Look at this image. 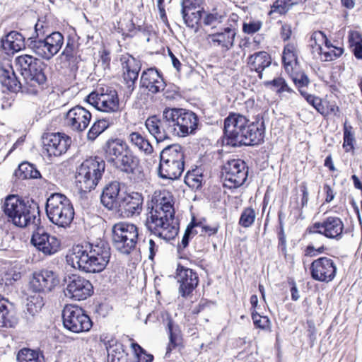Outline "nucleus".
<instances>
[{
  "instance_id": "f257e3e1",
  "label": "nucleus",
  "mask_w": 362,
  "mask_h": 362,
  "mask_svg": "<svg viewBox=\"0 0 362 362\" xmlns=\"http://www.w3.org/2000/svg\"><path fill=\"white\" fill-rule=\"evenodd\" d=\"M199 118L192 111L183 108L165 107L160 116L147 118L145 126L158 143L170 140L171 136L185 137L194 134Z\"/></svg>"
},
{
  "instance_id": "f03ea898",
  "label": "nucleus",
  "mask_w": 362,
  "mask_h": 362,
  "mask_svg": "<svg viewBox=\"0 0 362 362\" xmlns=\"http://www.w3.org/2000/svg\"><path fill=\"white\" fill-rule=\"evenodd\" d=\"M265 132L262 117L250 122L245 116L230 113L224 119L223 142L233 147L259 145L264 141Z\"/></svg>"
},
{
  "instance_id": "7ed1b4c3",
  "label": "nucleus",
  "mask_w": 362,
  "mask_h": 362,
  "mask_svg": "<svg viewBox=\"0 0 362 362\" xmlns=\"http://www.w3.org/2000/svg\"><path fill=\"white\" fill-rule=\"evenodd\" d=\"M148 209L145 221L148 230L160 240L168 241L175 238L179 228L175 222L172 197L165 194L153 197Z\"/></svg>"
},
{
  "instance_id": "20e7f679",
  "label": "nucleus",
  "mask_w": 362,
  "mask_h": 362,
  "mask_svg": "<svg viewBox=\"0 0 362 362\" xmlns=\"http://www.w3.org/2000/svg\"><path fill=\"white\" fill-rule=\"evenodd\" d=\"M111 256L108 243L100 240L96 243L77 245L67 255V262L72 267L86 273L100 272L106 267Z\"/></svg>"
},
{
  "instance_id": "39448f33",
  "label": "nucleus",
  "mask_w": 362,
  "mask_h": 362,
  "mask_svg": "<svg viewBox=\"0 0 362 362\" xmlns=\"http://www.w3.org/2000/svg\"><path fill=\"white\" fill-rule=\"evenodd\" d=\"M103 150L107 162L117 170L128 175H135L141 171L139 158L122 140H107Z\"/></svg>"
},
{
  "instance_id": "423d86ee",
  "label": "nucleus",
  "mask_w": 362,
  "mask_h": 362,
  "mask_svg": "<svg viewBox=\"0 0 362 362\" xmlns=\"http://www.w3.org/2000/svg\"><path fill=\"white\" fill-rule=\"evenodd\" d=\"M158 176L165 180L180 178L185 170V151L179 144L169 145L160 153Z\"/></svg>"
},
{
  "instance_id": "0eeeda50",
  "label": "nucleus",
  "mask_w": 362,
  "mask_h": 362,
  "mask_svg": "<svg viewBox=\"0 0 362 362\" xmlns=\"http://www.w3.org/2000/svg\"><path fill=\"white\" fill-rule=\"evenodd\" d=\"M45 210L49 220L59 227L66 228L74 220V206L63 194H52L47 199Z\"/></svg>"
},
{
  "instance_id": "6e6552de",
  "label": "nucleus",
  "mask_w": 362,
  "mask_h": 362,
  "mask_svg": "<svg viewBox=\"0 0 362 362\" xmlns=\"http://www.w3.org/2000/svg\"><path fill=\"white\" fill-rule=\"evenodd\" d=\"M105 163L99 157L90 158L84 160L78 168L76 182L78 189L90 192L94 189L105 173Z\"/></svg>"
},
{
  "instance_id": "1a4fd4ad",
  "label": "nucleus",
  "mask_w": 362,
  "mask_h": 362,
  "mask_svg": "<svg viewBox=\"0 0 362 362\" xmlns=\"http://www.w3.org/2000/svg\"><path fill=\"white\" fill-rule=\"evenodd\" d=\"M112 242L115 249L124 255H129L136 249L139 230L136 225L118 223L112 227Z\"/></svg>"
},
{
  "instance_id": "9d476101",
  "label": "nucleus",
  "mask_w": 362,
  "mask_h": 362,
  "mask_svg": "<svg viewBox=\"0 0 362 362\" xmlns=\"http://www.w3.org/2000/svg\"><path fill=\"white\" fill-rule=\"evenodd\" d=\"M64 36L59 32H53L44 38L29 37L28 47L39 57L50 60L61 49L64 44Z\"/></svg>"
},
{
  "instance_id": "9b49d317",
  "label": "nucleus",
  "mask_w": 362,
  "mask_h": 362,
  "mask_svg": "<svg viewBox=\"0 0 362 362\" xmlns=\"http://www.w3.org/2000/svg\"><path fill=\"white\" fill-rule=\"evenodd\" d=\"M86 101L104 112L117 113L122 110L117 92L110 87L101 88L90 93L87 96Z\"/></svg>"
},
{
  "instance_id": "f8f14e48",
  "label": "nucleus",
  "mask_w": 362,
  "mask_h": 362,
  "mask_svg": "<svg viewBox=\"0 0 362 362\" xmlns=\"http://www.w3.org/2000/svg\"><path fill=\"white\" fill-rule=\"evenodd\" d=\"M62 320L64 327L74 333L88 332L93 325L90 318L81 308L71 305L64 307Z\"/></svg>"
},
{
  "instance_id": "ddd939ff",
  "label": "nucleus",
  "mask_w": 362,
  "mask_h": 362,
  "mask_svg": "<svg viewBox=\"0 0 362 362\" xmlns=\"http://www.w3.org/2000/svg\"><path fill=\"white\" fill-rule=\"evenodd\" d=\"M47 65L40 59L33 64L27 72H23L26 79L24 91L30 95H38L43 90V86L47 81L45 69Z\"/></svg>"
},
{
  "instance_id": "4468645a",
  "label": "nucleus",
  "mask_w": 362,
  "mask_h": 362,
  "mask_svg": "<svg viewBox=\"0 0 362 362\" xmlns=\"http://www.w3.org/2000/svg\"><path fill=\"white\" fill-rule=\"evenodd\" d=\"M65 296L75 300H82L90 296L93 293V286L89 280L74 274L66 279Z\"/></svg>"
},
{
  "instance_id": "2eb2a0df",
  "label": "nucleus",
  "mask_w": 362,
  "mask_h": 362,
  "mask_svg": "<svg viewBox=\"0 0 362 362\" xmlns=\"http://www.w3.org/2000/svg\"><path fill=\"white\" fill-rule=\"evenodd\" d=\"M247 167L240 159H233L228 161L223 167V177L230 188L241 186L247 177Z\"/></svg>"
},
{
  "instance_id": "dca6fc26",
  "label": "nucleus",
  "mask_w": 362,
  "mask_h": 362,
  "mask_svg": "<svg viewBox=\"0 0 362 362\" xmlns=\"http://www.w3.org/2000/svg\"><path fill=\"white\" fill-rule=\"evenodd\" d=\"M344 225L341 219L337 216H328L321 222L313 225L310 233H318L327 238L339 240L343 237Z\"/></svg>"
},
{
  "instance_id": "f3484780",
  "label": "nucleus",
  "mask_w": 362,
  "mask_h": 362,
  "mask_svg": "<svg viewBox=\"0 0 362 362\" xmlns=\"http://www.w3.org/2000/svg\"><path fill=\"white\" fill-rule=\"evenodd\" d=\"M42 141L48 156H59L66 152L71 144V139L64 133H45L42 136Z\"/></svg>"
},
{
  "instance_id": "a211bd4d",
  "label": "nucleus",
  "mask_w": 362,
  "mask_h": 362,
  "mask_svg": "<svg viewBox=\"0 0 362 362\" xmlns=\"http://www.w3.org/2000/svg\"><path fill=\"white\" fill-rule=\"evenodd\" d=\"M311 277L321 282L332 281L337 274V265L333 259L321 257L315 259L310 267Z\"/></svg>"
},
{
  "instance_id": "6ab92c4d",
  "label": "nucleus",
  "mask_w": 362,
  "mask_h": 362,
  "mask_svg": "<svg viewBox=\"0 0 362 362\" xmlns=\"http://www.w3.org/2000/svg\"><path fill=\"white\" fill-rule=\"evenodd\" d=\"M59 283L55 272L45 269L33 274L30 281V288L33 292L43 296L51 291Z\"/></svg>"
},
{
  "instance_id": "aec40b11",
  "label": "nucleus",
  "mask_w": 362,
  "mask_h": 362,
  "mask_svg": "<svg viewBox=\"0 0 362 362\" xmlns=\"http://www.w3.org/2000/svg\"><path fill=\"white\" fill-rule=\"evenodd\" d=\"M91 113L81 105H76L67 111L64 117L65 125L74 132L84 131L91 119Z\"/></svg>"
},
{
  "instance_id": "412c9836",
  "label": "nucleus",
  "mask_w": 362,
  "mask_h": 362,
  "mask_svg": "<svg viewBox=\"0 0 362 362\" xmlns=\"http://www.w3.org/2000/svg\"><path fill=\"white\" fill-rule=\"evenodd\" d=\"M143 197L139 192L129 194L123 193L115 212L119 214L123 217H132L138 215L142 210Z\"/></svg>"
},
{
  "instance_id": "4be33fe9",
  "label": "nucleus",
  "mask_w": 362,
  "mask_h": 362,
  "mask_svg": "<svg viewBox=\"0 0 362 362\" xmlns=\"http://www.w3.org/2000/svg\"><path fill=\"white\" fill-rule=\"evenodd\" d=\"M31 238V243L39 251L45 255H52L57 252L60 248V240L54 235L46 233L42 228H37Z\"/></svg>"
},
{
  "instance_id": "5701e85b",
  "label": "nucleus",
  "mask_w": 362,
  "mask_h": 362,
  "mask_svg": "<svg viewBox=\"0 0 362 362\" xmlns=\"http://www.w3.org/2000/svg\"><path fill=\"white\" fill-rule=\"evenodd\" d=\"M175 278L180 284L179 293L184 298L190 296L199 284L197 274L192 269L187 268L180 264L176 269Z\"/></svg>"
},
{
  "instance_id": "b1692460",
  "label": "nucleus",
  "mask_w": 362,
  "mask_h": 362,
  "mask_svg": "<svg viewBox=\"0 0 362 362\" xmlns=\"http://www.w3.org/2000/svg\"><path fill=\"white\" fill-rule=\"evenodd\" d=\"M120 62L123 70L124 80L127 85L128 89L132 92L134 89V84L138 78L141 64L139 60L128 53L121 56Z\"/></svg>"
},
{
  "instance_id": "393cba45",
  "label": "nucleus",
  "mask_w": 362,
  "mask_h": 362,
  "mask_svg": "<svg viewBox=\"0 0 362 362\" xmlns=\"http://www.w3.org/2000/svg\"><path fill=\"white\" fill-rule=\"evenodd\" d=\"M40 223V210L37 204L33 201H26L14 225L20 228L31 226L33 229H36Z\"/></svg>"
},
{
  "instance_id": "a878e982",
  "label": "nucleus",
  "mask_w": 362,
  "mask_h": 362,
  "mask_svg": "<svg viewBox=\"0 0 362 362\" xmlns=\"http://www.w3.org/2000/svg\"><path fill=\"white\" fill-rule=\"evenodd\" d=\"M140 86L153 94L163 91L166 84L160 72L156 68L144 70L141 76Z\"/></svg>"
},
{
  "instance_id": "bb28decb",
  "label": "nucleus",
  "mask_w": 362,
  "mask_h": 362,
  "mask_svg": "<svg viewBox=\"0 0 362 362\" xmlns=\"http://www.w3.org/2000/svg\"><path fill=\"white\" fill-rule=\"evenodd\" d=\"M25 202L26 201L19 196L11 194L7 196L2 203V211L13 225L16 223L17 218Z\"/></svg>"
},
{
  "instance_id": "cd10ccee",
  "label": "nucleus",
  "mask_w": 362,
  "mask_h": 362,
  "mask_svg": "<svg viewBox=\"0 0 362 362\" xmlns=\"http://www.w3.org/2000/svg\"><path fill=\"white\" fill-rule=\"evenodd\" d=\"M25 202L26 201L19 196L11 194L7 196L2 203V211L13 225L16 223L17 218Z\"/></svg>"
},
{
  "instance_id": "c85d7f7f",
  "label": "nucleus",
  "mask_w": 362,
  "mask_h": 362,
  "mask_svg": "<svg viewBox=\"0 0 362 362\" xmlns=\"http://www.w3.org/2000/svg\"><path fill=\"white\" fill-rule=\"evenodd\" d=\"M123 194L120 193V185L118 182H112L103 190L100 201L108 210L115 211Z\"/></svg>"
},
{
  "instance_id": "c756f323",
  "label": "nucleus",
  "mask_w": 362,
  "mask_h": 362,
  "mask_svg": "<svg viewBox=\"0 0 362 362\" xmlns=\"http://www.w3.org/2000/svg\"><path fill=\"white\" fill-rule=\"evenodd\" d=\"M235 35V30L227 27L223 32L209 34L206 40L211 45L221 47L228 51L233 47Z\"/></svg>"
},
{
  "instance_id": "7c9ffc66",
  "label": "nucleus",
  "mask_w": 362,
  "mask_h": 362,
  "mask_svg": "<svg viewBox=\"0 0 362 362\" xmlns=\"http://www.w3.org/2000/svg\"><path fill=\"white\" fill-rule=\"evenodd\" d=\"M164 324L169 335V344L167 347L165 356L171 351V350L177 346L182 341V334L180 327L175 323L170 315H167L164 320Z\"/></svg>"
},
{
  "instance_id": "2f4dec72",
  "label": "nucleus",
  "mask_w": 362,
  "mask_h": 362,
  "mask_svg": "<svg viewBox=\"0 0 362 362\" xmlns=\"http://www.w3.org/2000/svg\"><path fill=\"white\" fill-rule=\"evenodd\" d=\"M247 63L252 71H260L271 65L272 58L267 52L261 51L250 55Z\"/></svg>"
},
{
  "instance_id": "473e14b6",
  "label": "nucleus",
  "mask_w": 362,
  "mask_h": 362,
  "mask_svg": "<svg viewBox=\"0 0 362 362\" xmlns=\"http://www.w3.org/2000/svg\"><path fill=\"white\" fill-rule=\"evenodd\" d=\"M24 37L17 31H11L1 40V47L6 52H18L25 47Z\"/></svg>"
},
{
  "instance_id": "72a5a7b5",
  "label": "nucleus",
  "mask_w": 362,
  "mask_h": 362,
  "mask_svg": "<svg viewBox=\"0 0 362 362\" xmlns=\"http://www.w3.org/2000/svg\"><path fill=\"white\" fill-rule=\"evenodd\" d=\"M0 83L8 90L13 92L21 88V83L10 66L7 68H0Z\"/></svg>"
},
{
  "instance_id": "f704fd0d",
  "label": "nucleus",
  "mask_w": 362,
  "mask_h": 362,
  "mask_svg": "<svg viewBox=\"0 0 362 362\" xmlns=\"http://www.w3.org/2000/svg\"><path fill=\"white\" fill-rule=\"evenodd\" d=\"M128 139L132 146L146 156H151L153 153V147L150 141L140 133L137 132H132L128 136Z\"/></svg>"
},
{
  "instance_id": "c9c22d12",
  "label": "nucleus",
  "mask_w": 362,
  "mask_h": 362,
  "mask_svg": "<svg viewBox=\"0 0 362 362\" xmlns=\"http://www.w3.org/2000/svg\"><path fill=\"white\" fill-rule=\"evenodd\" d=\"M13 304L0 295V327H12Z\"/></svg>"
},
{
  "instance_id": "e433bc0d",
  "label": "nucleus",
  "mask_w": 362,
  "mask_h": 362,
  "mask_svg": "<svg viewBox=\"0 0 362 362\" xmlns=\"http://www.w3.org/2000/svg\"><path fill=\"white\" fill-rule=\"evenodd\" d=\"M15 175L21 180L37 179L41 177L40 171L36 167L28 162H23L15 171Z\"/></svg>"
},
{
  "instance_id": "4c0bfd02",
  "label": "nucleus",
  "mask_w": 362,
  "mask_h": 362,
  "mask_svg": "<svg viewBox=\"0 0 362 362\" xmlns=\"http://www.w3.org/2000/svg\"><path fill=\"white\" fill-rule=\"evenodd\" d=\"M18 362H45L43 354L29 348L21 349L17 354Z\"/></svg>"
},
{
  "instance_id": "58836bf2",
  "label": "nucleus",
  "mask_w": 362,
  "mask_h": 362,
  "mask_svg": "<svg viewBox=\"0 0 362 362\" xmlns=\"http://www.w3.org/2000/svg\"><path fill=\"white\" fill-rule=\"evenodd\" d=\"M298 61L297 47L293 43H288L285 45L283 51L282 62L286 70L289 68L293 69V64Z\"/></svg>"
},
{
  "instance_id": "ea45409f",
  "label": "nucleus",
  "mask_w": 362,
  "mask_h": 362,
  "mask_svg": "<svg viewBox=\"0 0 362 362\" xmlns=\"http://www.w3.org/2000/svg\"><path fill=\"white\" fill-rule=\"evenodd\" d=\"M204 8L202 9H181V14L185 25L191 28H197L198 23L202 18V13Z\"/></svg>"
},
{
  "instance_id": "a19ab883",
  "label": "nucleus",
  "mask_w": 362,
  "mask_h": 362,
  "mask_svg": "<svg viewBox=\"0 0 362 362\" xmlns=\"http://www.w3.org/2000/svg\"><path fill=\"white\" fill-rule=\"evenodd\" d=\"M298 4L297 0H276L271 6L268 15L272 16L274 13L279 15L286 14L293 6Z\"/></svg>"
},
{
  "instance_id": "79ce46f5",
  "label": "nucleus",
  "mask_w": 362,
  "mask_h": 362,
  "mask_svg": "<svg viewBox=\"0 0 362 362\" xmlns=\"http://www.w3.org/2000/svg\"><path fill=\"white\" fill-rule=\"evenodd\" d=\"M349 43L353 47V53L357 59H362V35L356 30H350L348 35Z\"/></svg>"
},
{
  "instance_id": "37998d69",
  "label": "nucleus",
  "mask_w": 362,
  "mask_h": 362,
  "mask_svg": "<svg viewBox=\"0 0 362 362\" xmlns=\"http://www.w3.org/2000/svg\"><path fill=\"white\" fill-rule=\"evenodd\" d=\"M45 305L44 296L40 294L30 296L26 304V313L34 316L37 314Z\"/></svg>"
},
{
  "instance_id": "c03bdc74",
  "label": "nucleus",
  "mask_w": 362,
  "mask_h": 362,
  "mask_svg": "<svg viewBox=\"0 0 362 362\" xmlns=\"http://www.w3.org/2000/svg\"><path fill=\"white\" fill-rule=\"evenodd\" d=\"M110 124L109 121L105 119H100L95 121L88 132V139L94 141L110 126Z\"/></svg>"
},
{
  "instance_id": "a18cd8bd",
  "label": "nucleus",
  "mask_w": 362,
  "mask_h": 362,
  "mask_svg": "<svg viewBox=\"0 0 362 362\" xmlns=\"http://www.w3.org/2000/svg\"><path fill=\"white\" fill-rule=\"evenodd\" d=\"M344 143L343 147L345 148L346 152L351 150H354V143L355 142L354 133L351 125L348 124L347 122L345 121L344 124Z\"/></svg>"
},
{
  "instance_id": "49530a36",
  "label": "nucleus",
  "mask_w": 362,
  "mask_h": 362,
  "mask_svg": "<svg viewBox=\"0 0 362 362\" xmlns=\"http://www.w3.org/2000/svg\"><path fill=\"white\" fill-rule=\"evenodd\" d=\"M78 45L74 40L69 39L67 40L65 48L60 54V57H64L69 62H75L78 54Z\"/></svg>"
},
{
  "instance_id": "de8ad7c7",
  "label": "nucleus",
  "mask_w": 362,
  "mask_h": 362,
  "mask_svg": "<svg viewBox=\"0 0 362 362\" xmlns=\"http://www.w3.org/2000/svg\"><path fill=\"white\" fill-rule=\"evenodd\" d=\"M255 218V210L252 208L247 207L243 209L238 223L243 228H249L254 223Z\"/></svg>"
},
{
  "instance_id": "09e8293b",
  "label": "nucleus",
  "mask_w": 362,
  "mask_h": 362,
  "mask_svg": "<svg viewBox=\"0 0 362 362\" xmlns=\"http://www.w3.org/2000/svg\"><path fill=\"white\" fill-rule=\"evenodd\" d=\"M301 95L305 98L306 101L313 106L322 115H326L327 114V109L320 98L308 94L306 92H301Z\"/></svg>"
},
{
  "instance_id": "8fccbe9b",
  "label": "nucleus",
  "mask_w": 362,
  "mask_h": 362,
  "mask_svg": "<svg viewBox=\"0 0 362 362\" xmlns=\"http://www.w3.org/2000/svg\"><path fill=\"white\" fill-rule=\"evenodd\" d=\"M291 77L298 88L299 92H305L303 88L308 87L310 84V79L308 76L303 71L294 72L291 75Z\"/></svg>"
},
{
  "instance_id": "3c124183",
  "label": "nucleus",
  "mask_w": 362,
  "mask_h": 362,
  "mask_svg": "<svg viewBox=\"0 0 362 362\" xmlns=\"http://www.w3.org/2000/svg\"><path fill=\"white\" fill-rule=\"evenodd\" d=\"M37 58H35L29 54H23L16 57V62L19 66L21 70V73L27 72L30 67L37 61Z\"/></svg>"
},
{
  "instance_id": "603ef678",
  "label": "nucleus",
  "mask_w": 362,
  "mask_h": 362,
  "mask_svg": "<svg viewBox=\"0 0 362 362\" xmlns=\"http://www.w3.org/2000/svg\"><path fill=\"white\" fill-rule=\"evenodd\" d=\"M224 18V15L216 10H213L205 16L203 22L204 25L214 28L217 24L222 23Z\"/></svg>"
},
{
  "instance_id": "864d4df0",
  "label": "nucleus",
  "mask_w": 362,
  "mask_h": 362,
  "mask_svg": "<svg viewBox=\"0 0 362 362\" xmlns=\"http://www.w3.org/2000/svg\"><path fill=\"white\" fill-rule=\"evenodd\" d=\"M185 182L190 188L198 189L202 187V175H195L194 173L187 172L185 177Z\"/></svg>"
},
{
  "instance_id": "5fc2aeb1",
  "label": "nucleus",
  "mask_w": 362,
  "mask_h": 362,
  "mask_svg": "<svg viewBox=\"0 0 362 362\" xmlns=\"http://www.w3.org/2000/svg\"><path fill=\"white\" fill-rule=\"evenodd\" d=\"M328 51H323L320 53L322 55V59L325 62L332 61L341 57L344 52V49L341 47H335L328 49Z\"/></svg>"
},
{
  "instance_id": "6e6d98bb",
  "label": "nucleus",
  "mask_w": 362,
  "mask_h": 362,
  "mask_svg": "<svg viewBox=\"0 0 362 362\" xmlns=\"http://www.w3.org/2000/svg\"><path fill=\"white\" fill-rule=\"evenodd\" d=\"M252 318L255 326L257 328L266 329L270 327V320L267 316H262L257 312H252Z\"/></svg>"
},
{
  "instance_id": "4d7b16f0",
  "label": "nucleus",
  "mask_w": 362,
  "mask_h": 362,
  "mask_svg": "<svg viewBox=\"0 0 362 362\" xmlns=\"http://www.w3.org/2000/svg\"><path fill=\"white\" fill-rule=\"evenodd\" d=\"M325 33L320 30L314 31L310 36V41L314 42V45L312 44L311 46H317L320 53H322V45H323V42L325 40Z\"/></svg>"
},
{
  "instance_id": "13d9d810",
  "label": "nucleus",
  "mask_w": 362,
  "mask_h": 362,
  "mask_svg": "<svg viewBox=\"0 0 362 362\" xmlns=\"http://www.w3.org/2000/svg\"><path fill=\"white\" fill-rule=\"evenodd\" d=\"M262 25V23L259 21H249L244 23L243 25V30L247 34H253L259 31Z\"/></svg>"
},
{
  "instance_id": "bf43d9fd",
  "label": "nucleus",
  "mask_w": 362,
  "mask_h": 362,
  "mask_svg": "<svg viewBox=\"0 0 362 362\" xmlns=\"http://www.w3.org/2000/svg\"><path fill=\"white\" fill-rule=\"evenodd\" d=\"M204 4V0H182L181 6L184 11L186 9H202Z\"/></svg>"
},
{
  "instance_id": "052dcab7",
  "label": "nucleus",
  "mask_w": 362,
  "mask_h": 362,
  "mask_svg": "<svg viewBox=\"0 0 362 362\" xmlns=\"http://www.w3.org/2000/svg\"><path fill=\"white\" fill-rule=\"evenodd\" d=\"M198 233L199 230L195 228L194 224L191 223V225L188 226L181 241V245L182 247L185 248L188 245L189 240L191 238L192 235L197 234Z\"/></svg>"
},
{
  "instance_id": "680f3d73",
  "label": "nucleus",
  "mask_w": 362,
  "mask_h": 362,
  "mask_svg": "<svg viewBox=\"0 0 362 362\" xmlns=\"http://www.w3.org/2000/svg\"><path fill=\"white\" fill-rule=\"evenodd\" d=\"M276 92L281 99H289L297 95L296 93L288 85L286 82L282 88L276 89Z\"/></svg>"
},
{
  "instance_id": "e2e57ef3",
  "label": "nucleus",
  "mask_w": 362,
  "mask_h": 362,
  "mask_svg": "<svg viewBox=\"0 0 362 362\" xmlns=\"http://www.w3.org/2000/svg\"><path fill=\"white\" fill-rule=\"evenodd\" d=\"M195 226V228L199 230L200 229L201 235H207L209 236H211L212 235L216 234L218 232V227L217 226H202L199 223H195L194 224Z\"/></svg>"
},
{
  "instance_id": "0e129e2a",
  "label": "nucleus",
  "mask_w": 362,
  "mask_h": 362,
  "mask_svg": "<svg viewBox=\"0 0 362 362\" xmlns=\"http://www.w3.org/2000/svg\"><path fill=\"white\" fill-rule=\"evenodd\" d=\"M280 220V230L279 232V246L281 247L282 252L286 255V235L284 231L282 223L281 221V215L279 216Z\"/></svg>"
},
{
  "instance_id": "69168bd1",
  "label": "nucleus",
  "mask_w": 362,
  "mask_h": 362,
  "mask_svg": "<svg viewBox=\"0 0 362 362\" xmlns=\"http://www.w3.org/2000/svg\"><path fill=\"white\" fill-rule=\"evenodd\" d=\"M286 81L285 79L282 77H277L274 78L272 81H266L264 83V85L266 86H272L274 87H276L277 89H281L284 86Z\"/></svg>"
},
{
  "instance_id": "338daca9",
  "label": "nucleus",
  "mask_w": 362,
  "mask_h": 362,
  "mask_svg": "<svg viewBox=\"0 0 362 362\" xmlns=\"http://www.w3.org/2000/svg\"><path fill=\"white\" fill-rule=\"evenodd\" d=\"M149 244V256L148 258L151 260L153 259L156 252L158 251L159 245L161 244L160 242L159 243H156L152 239L149 240L148 242Z\"/></svg>"
},
{
  "instance_id": "774afa93",
  "label": "nucleus",
  "mask_w": 362,
  "mask_h": 362,
  "mask_svg": "<svg viewBox=\"0 0 362 362\" xmlns=\"http://www.w3.org/2000/svg\"><path fill=\"white\" fill-rule=\"evenodd\" d=\"M136 358L138 360L137 362H151L153 359V355L146 354L145 350L138 354Z\"/></svg>"
}]
</instances>
